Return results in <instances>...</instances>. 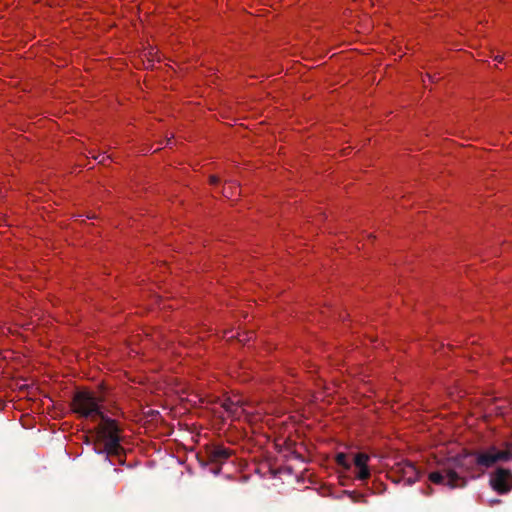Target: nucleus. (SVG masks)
Listing matches in <instances>:
<instances>
[{
    "mask_svg": "<svg viewBox=\"0 0 512 512\" xmlns=\"http://www.w3.org/2000/svg\"><path fill=\"white\" fill-rule=\"evenodd\" d=\"M509 449H512V443H508Z\"/></svg>",
    "mask_w": 512,
    "mask_h": 512,
    "instance_id": "nucleus-14",
    "label": "nucleus"
},
{
    "mask_svg": "<svg viewBox=\"0 0 512 512\" xmlns=\"http://www.w3.org/2000/svg\"><path fill=\"white\" fill-rule=\"evenodd\" d=\"M336 463L341 466L345 470H349L351 468V462L348 460V456L345 453L336 454Z\"/></svg>",
    "mask_w": 512,
    "mask_h": 512,
    "instance_id": "nucleus-8",
    "label": "nucleus"
},
{
    "mask_svg": "<svg viewBox=\"0 0 512 512\" xmlns=\"http://www.w3.org/2000/svg\"><path fill=\"white\" fill-rule=\"evenodd\" d=\"M356 468V478L359 480H367L370 477V469L368 466L363 467H355Z\"/></svg>",
    "mask_w": 512,
    "mask_h": 512,
    "instance_id": "nucleus-9",
    "label": "nucleus"
},
{
    "mask_svg": "<svg viewBox=\"0 0 512 512\" xmlns=\"http://www.w3.org/2000/svg\"><path fill=\"white\" fill-rule=\"evenodd\" d=\"M492 488L500 494H505L512 489V473L505 468H498L490 479Z\"/></svg>",
    "mask_w": 512,
    "mask_h": 512,
    "instance_id": "nucleus-4",
    "label": "nucleus"
},
{
    "mask_svg": "<svg viewBox=\"0 0 512 512\" xmlns=\"http://www.w3.org/2000/svg\"><path fill=\"white\" fill-rule=\"evenodd\" d=\"M222 406H223V408H224L227 412H229V413H235V412H236V406H235V404H234L232 401H230V400H225V401L223 402V405H222Z\"/></svg>",
    "mask_w": 512,
    "mask_h": 512,
    "instance_id": "nucleus-11",
    "label": "nucleus"
},
{
    "mask_svg": "<svg viewBox=\"0 0 512 512\" xmlns=\"http://www.w3.org/2000/svg\"><path fill=\"white\" fill-rule=\"evenodd\" d=\"M403 472L407 476L403 479L405 485H412L416 481V467L413 464L409 463L403 468Z\"/></svg>",
    "mask_w": 512,
    "mask_h": 512,
    "instance_id": "nucleus-6",
    "label": "nucleus"
},
{
    "mask_svg": "<svg viewBox=\"0 0 512 512\" xmlns=\"http://www.w3.org/2000/svg\"><path fill=\"white\" fill-rule=\"evenodd\" d=\"M233 189L236 191V190H238V187L237 186H232V185L225 186L223 188V190H222L223 196L226 197V198L232 197L235 194V192L232 191Z\"/></svg>",
    "mask_w": 512,
    "mask_h": 512,
    "instance_id": "nucleus-10",
    "label": "nucleus"
},
{
    "mask_svg": "<svg viewBox=\"0 0 512 512\" xmlns=\"http://www.w3.org/2000/svg\"><path fill=\"white\" fill-rule=\"evenodd\" d=\"M370 457L366 453H357L353 457V463L355 467H363L368 466V461Z\"/></svg>",
    "mask_w": 512,
    "mask_h": 512,
    "instance_id": "nucleus-7",
    "label": "nucleus"
},
{
    "mask_svg": "<svg viewBox=\"0 0 512 512\" xmlns=\"http://www.w3.org/2000/svg\"><path fill=\"white\" fill-rule=\"evenodd\" d=\"M476 466V452L465 451L449 458L440 466L439 470L431 472L428 478L432 483L446 485L450 489L463 488L466 486L467 480L457 470L473 472Z\"/></svg>",
    "mask_w": 512,
    "mask_h": 512,
    "instance_id": "nucleus-2",
    "label": "nucleus"
},
{
    "mask_svg": "<svg viewBox=\"0 0 512 512\" xmlns=\"http://www.w3.org/2000/svg\"><path fill=\"white\" fill-rule=\"evenodd\" d=\"M428 491L425 492L426 495H430L432 493V488L430 486H428Z\"/></svg>",
    "mask_w": 512,
    "mask_h": 512,
    "instance_id": "nucleus-13",
    "label": "nucleus"
},
{
    "mask_svg": "<svg viewBox=\"0 0 512 512\" xmlns=\"http://www.w3.org/2000/svg\"><path fill=\"white\" fill-rule=\"evenodd\" d=\"M103 396L88 390L77 391L72 398V410L80 417L102 423L95 428L93 438L86 437L85 443L92 444L96 454L103 456L104 462L109 465L126 462L125 449L121 445V429L118 422L108 418L102 411Z\"/></svg>",
    "mask_w": 512,
    "mask_h": 512,
    "instance_id": "nucleus-1",
    "label": "nucleus"
},
{
    "mask_svg": "<svg viewBox=\"0 0 512 512\" xmlns=\"http://www.w3.org/2000/svg\"><path fill=\"white\" fill-rule=\"evenodd\" d=\"M207 453L210 462L216 464L224 463L231 456V450L220 445L212 446Z\"/></svg>",
    "mask_w": 512,
    "mask_h": 512,
    "instance_id": "nucleus-5",
    "label": "nucleus"
},
{
    "mask_svg": "<svg viewBox=\"0 0 512 512\" xmlns=\"http://www.w3.org/2000/svg\"><path fill=\"white\" fill-rule=\"evenodd\" d=\"M504 450H499L496 446H490L483 451H476V462L480 468H491L497 463L508 462L512 460V449H509L508 443Z\"/></svg>",
    "mask_w": 512,
    "mask_h": 512,
    "instance_id": "nucleus-3",
    "label": "nucleus"
},
{
    "mask_svg": "<svg viewBox=\"0 0 512 512\" xmlns=\"http://www.w3.org/2000/svg\"><path fill=\"white\" fill-rule=\"evenodd\" d=\"M210 184L217 185L219 183V178L215 175L210 176L209 178Z\"/></svg>",
    "mask_w": 512,
    "mask_h": 512,
    "instance_id": "nucleus-12",
    "label": "nucleus"
}]
</instances>
